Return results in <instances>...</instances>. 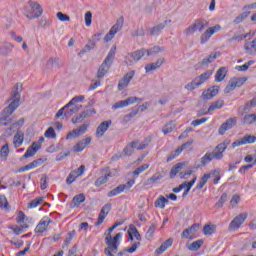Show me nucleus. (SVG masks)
Segmentation results:
<instances>
[{"instance_id":"15","label":"nucleus","mask_w":256,"mask_h":256,"mask_svg":"<svg viewBox=\"0 0 256 256\" xmlns=\"http://www.w3.org/2000/svg\"><path fill=\"white\" fill-rule=\"evenodd\" d=\"M93 141V138L91 137H86L80 141H78L74 146H73V151L74 153H81L82 151H85L86 147L88 145H91V142Z\"/></svg>"},{"instance_id":"63","label":"nucleus","mask_w":256,"mask_h":256,"mask_svg":"<svg viewBox=\"0 0 256 256\" xmlns=\"http://www.w3.org/2000/svg\"><path fill=\"white\" fill-rule=\"evenodd\" d=\"M37 152L32 149V147H28V149L26 150L25 154L22 156L23 159H28V157H34V155L36 154Z\"/></svg>"},{"instance_id":"34","label":"nucleus","mask_w":256,"mask_h":256,"mask_svg":"<svg viewBox=\"0 0 256 256\" xmlns=\"http://www.w3.org/2000/svg\"><path fill=\"white\" fill-rule=\"evenodd\" d=\"M123 25H125V19L120 17L116 20V23L111 27L116 33H119L123 29Z\"/></svg>"},{"instance_id":"25","label":"nucleus","mask_w":256,"mask_h":256,"mask_svg":"<svg viewBox=\"0 0 256 256\" xmlns=\"http://www.w3.org/2000/svg\"><path fill=\"white\" fill-rule=\"evenodd\" d=\"M227 71H228L227 67L219 68L215 74V81L217 83H221V81H223L225 77H227Z\"/></svg>"},{"instance_id":"38","label":"nucleus","mask_w":256,"mask_h":256,"mask_svg":"<svg viewBox=\"0 0 256 256\" xmlns=\"http://www.w3.org/2000/svg\"><path fill=\"white\" fill-rule=\"evenodd\" d=\"M211 37H213V32H210L208 30V28L205 30V32L201 35L200 37V43L201 45H205V43H207V41H209V39H211Z\"/></svg>"},{"instance_id":"50","label":"nucleus","mask_w":256,"mask_h":256,"mask_svg":"<svg viewBox=\"0 0 256 256\" xmlns=\"http://www.w3.org/2000/svg\"><path fill=\"white\" fill-rule=\"evenodd\" d=\"M203 233L204 235H213L215 233V225H205L203 227Z\"/></svg>"},{"instance_id":"59","label":"nucleus","mask_w":256,"mask_h":256,"mask_svg":"<svg viewBox=\"0 0 256 256\" xmlns=\"http://www.w3.org/2000/svg\"><path fill=\"white\" fill-rule=\"evenodd\" d=\"M247 17H249V12H243L234 19V23H236V24L241 23V22L245 21V19H247Z\"/></svg>"},{"instance_id":"4","label":"nucleus","mask_w":256,"mask_h":256,"mask_svg":"<svg viewBox=\"0 0 256 256\" xmlns=\"http://www.w3.org/2000/svg\"><path fill=\"white\" fill-rule=\"evenodd\" d=\"M29 8L26 9L25 15L27 19H37L43 15V8L37 2H28Z\"/></svg>"},{"instance_id":"27","label":"nucleus","mask_w":256,"mask_h":256,"mask_svg":"<svg viewBox=\"0 0 256 256\" xmlns=\"http://www.w3.org/2000/svg\"><path fill=\"white\" fill-rule=\"evenodd\" d=\"M183 167H185V162H180L174 165L170 170V179H175L177 173H180Z\"/></svg>"},{"instance_id":"52","label":"nucleus","mask_w":256,"mask_h":256,"mask_svg":"<svg viewBox=\"0 0 256 256\" xmlns=\"http://www.w3.org/2000/svg\"><path fill=\"white\" fill-rule=\"evenodd\" d=\"M157 229V226L155 224H151L148 228V231L146 232V239H153V235L155 234V230Z\"/></svg>"},{"instance_id":"28","label":"nucleus","mask_w":256,"mask_h":256,"mask_svg":"<svg viewBox=\"0 0 256 256\" xmlns=\"http://www.w3.org/2000/svg\"><path fill=\"white\" fill-rule=\"evenodd\" d=\"M171 245H173V238H169L164 243H162L161 246L156 249V253L158 255L165 253V251H167V249H169V247H171Z\"/></svg>"},{"instance_id":"55","label":"nucleus","mask_w":256,"mask_h":256,"mask_svg":"<svg viewBox=\"0 0 256 256\" xmlns=\"http://www.w3.org/2000/svg\"><path fill=\"white\" fill-rule=\"evenodd\" d=\"M141 247V242H135L131 247L124 249L125 253H135Z\"/></svg>"},{"instance_id":"6","label":"nucleus","mask_w":256,"mask_h":256,"mask_svg":"<svg viewBox=\"0 0 256 256\" xmlns=\"http://www.w3.org/2000/svg\"><path fill=\"white\" fill-rule=\"evenodd\" d=\"M145 55H147V49L142 48L135 52L129 53L125 58V62L127 63V65H135V63L141 61V59H143Z\"/></svg>"},{"instance_id":"57","label":"nucleus","mask_w":256,"mask_h":256,"mask_svg":"<svg viewBox=\"0 0 256 256\" xmlns=\"http://www.w3.org/2000/svg\"><path fill=\"white\" fill-rule=\"evenodd\" d=\"M160 51H163V49L161 47L155 46L150 50H146V55L147 57H151V55H157V53H160Z\"/></svg>"},{"instance_id":"10","label":"nucleus","mask_w":256,"mask_h":256,"mask_svg":"<svg viewBox=\"0 0 256 256\" xmlns=\"http://www.w3.org/2000/svg\"><path fill=\"white\" fill-rule=\"evenodd\" d=\"M137 101H143V99L139 97H128L126 100H121L114 103L112 109L114 111L117 109H123V107H129V105H133V103H137Z\"/></svg>"},{"instance_id":"18","label":"nucleus","mask_w":256,"mask_h":256,"mask_svg":"<svg viewBox=\"0 0 256 256\" xmlns=\"http://www.w3.org/2000/svg\"><path fill=\"white\" fill-rule=\"evenodd\" d=\"M218 93L219 86H212L202 93V99H204V101H209V99H213Z\"/></svg>"},{"instance_id":"23","label":"nucleus","mask_w":256,"mask_h":256,"mask_svg":"<svg viewBox=\"0 0 256 256\" xmlns=\"http://www.w3.org/2000/svg\"><path fill=\"white\" fill-rule=\"evenodd\" d=\"M217 57H221V52H215V53L210 54L209 56H207L200 62V65L202 67H206L210 63H213V61H215V59H217Z\"/></svg>"},{"instance_id":"43","label":"nucleus","mask_w":256,"mask_h":256,"mask_svg":"<svg viewBox=\"0 0 256 256\" xmlns=\"http://www.w3.org/2000/svg\"><path fill=\"white\" fill-rule=\"evenodd\" d=\"M44 137H46V139H55L57 137V133L55 132V129L53 127H49L45 131Z\"/></svg>"},{"instance_id":"54","label":"nucleus","mask_w":256,"mask_h":256,"mask_svg":"<svg viewBox=\"0 0 256 256\" xmlns=\"http://www.w3.org/2000/svg\"><path fill=\"white\" fill-rule=\"evenodd\" d=\"M197 87H200V86L195 78L193 81L186 84L184 88L187 89V91H193L194 89H197Z\"/></svg>"},{"instance_id":"7","label":"nucleus","mask_w":256,"mask_h":256,"mask_svg":"<svg viewBox=\"0 0 256 256\" xmlns=\"http://www.w3.org/2000/svg\"><path fill=\"white\" fill-rule=\"evenodd\" d=\"M231 144V140H224L222 143L218 144L214 151L211 152L212 159H216V161H221L223 159L225 151L227 150V147Z\"/></svg>"},{"instance_id":"21","label":"nucleus","mask_w":256,"mask_h":256,"mask_svg":"<svg viewBox=\"0 0 256 256\" xmlns=\"http://www.w3.org/2000/svg\"><path fill=\"white\" fill-rule=\"evenodd\" d=\"M197 229H199V224H193L191 227L183 230L181 237H184L185 239H193V235L197 233Z\"/></svg>"},{"instance_id":"42","label":"nucleus","mask_w":256,"mask_h":256,"mask_svg":"<svg viewBox=\"0 0 256 256\" xmlns=\"http://www.w3.org/2000/svg\"><path fill=\"white\" fill-rule=\"evenodd\" d=\"M213 161V156L211 155V152L206 153L200 160V163L202 167H205L207 163H211Z\"/></svg>"},{"instance_id":"32","label":"nucleus","mask_w":256,"mask_h":256,"mask_svg":"<svg viewBox=\"0 0 256 256\" xmlns=\"http://www.w3.org/2000/svg\"><path fill=\"white\" fill-rule=\"evenodd\" d=\"M15 46L9 42L4 43L0 46V55H9Z\"/></svg>"},{"instance_id":"5","label":"nucleus","mask_w":256,"mask_h":256,"mask_svg":"<svg viewBox=\"0 0 256 256\" xmlns=\"http://www.w3.org/2000/svg\"><path fill=\"white\" fill-rule=\"evenodd\" d=\"M205 27H209V22H207V20L205 19H197L194 21V23H192L188 28L184 30V35H193L196 31H199V33H201V31H203Z\"/></svg>"},{"instance_id":"31","label":"nucleus","mask_w":256,"mask_h":256,"mask_svg":"<svg viewBox=\"0 0 256 256\" xmlns=\"http://www.w3.org/2000/svg\"><path fill=\"white\" fill-rule=\"evenodd\" d=\"M161 179H163V174H161L160 172H156L153 176H151L144 182V185L146 187L149 185H153V183H157V181H161Z\"/></svg>"},{"instance_id":"11","label":"nucleus","mask_w":256,"mask_h":256,"mask_svg":"<svg viewBox=\"0 0 256 256\" xmlns=\"http://www.w3.org/2000/svg\"><path fill=\"white\" fill-rule=\"evenodd\" d=\"M245 219H247V213H241L236 216L229 224V231H237L242 223H245Z\"/></svg>"},{"instance_id":"8","label":"nucleus","mask_w":256,"mask_h":256,"mask_svg":"<svg viewBox=\"0 0 256 256\" xmlns=\"http://www.w3.org/2000/svg\"><path fill=\"white\" fill-rule=\"evenodd\" d=\"M247 82V77H241V78H233L229 81L227 86L224 89V93H231V91H235L237 87H242V85H245Z\"/></svg>"},{"instance_id":"24","label":"nucleus","mask_w":256,"mask_h":256,"mask_svg":"<svg viewBox=\"0 0 256 256\" xmlns=\"http://www.w3.org/2000/svg\"><path fill=\"white\" fill-rule=\"evenodd\" d=\"M163 63H165V59L160 58L158 59L156 62L151 63V64H147L145 66V71L146 73H149V71H155L156 69H159V67H161L163 65Z\"/></svg>"},{"instance_id":"33","label":"nucleus","mask_w":256,"mask_h":256,"mask_svg":"<svg viewBox=\"0 0 256 256\" xmlns=\"http://www.w3.org/2000/svg\"><path fill=\"white\" fill-rule=\"evenodd\" d=\"M128 235H131L136 239V241H141V234L135 225L131 224L128 229Z\"/></svg>"},{"instance_id":"37","label":"nucleus","mask_w":256,"mask_h":256,"mask_svg":"<svg viewBox=\"0 0 256 256\" xmlns=\"http://www.w3.org/2000/svg\"><path fill=\"white\" fill-rule=\"evenodd\" d=\"M139 141H133L124 148V154L129 156L133 155V150L137 147Z\"/></svg>"},{"instance_id":"64","label":"nucleus","mask_w":256,"mask_h":256,"mask_svg":"<svg viewBox=\"0 0 256 256\" xmlns=\"http://www.w3.org/2000/svg\"><path fill=\"white\" fill-rule=\"evenodd\" d=\"M226 202H227V193H223L220 199L218 200V202L216 203V207H223V205H225Z\"/></svg>"},{"instance_id":"16","label":"nucleus","mask_w":256,"mask_h":256,"mask_svg":"<svg viewBox=\"0 0 256 256\" xmlns=\"http://www.w3.org/2000/svg\"><path fill=\"white\" fill-rule=\"evenodd\" d=\"M235 125H237V118H229L220 126L218 132L220 135H225V132L229 131V129H233Z\"/></svg>"},{"instance_id":"39","label":"nucleus","mask_w":256,"mask_h":256,"mask_svg":"<svg viewBox=\"0 0 256 256\" xmlns=\"http://www.w3.org/2000/svg\"><path fill=\"white\" fill-rule=\"evenodd\" d=\"M244 48L247 53H254L256 51V39L252 40L251 42H247L244 45Z\"/></svg>"},{"instance_id":"19","label":"nucleus","mask_w":256,"mask_h":256,"mask_svg":"<svg viewBox=\"0 0 256 256\" xmlns=\"http://www.w3.org/2000/svg\"><path fill=\"white\" fill-rule=\"evenodd\" d=\"M111 127V120L102 122L96 129V137L101 138L107 133V130Z\"/></svg>"},{"instance_id":"47","label":"nucleus","mask_w":256,"mask_h":256,"mask_svg":"<svg viewBox=\"0 0 256 256\" xmlns=\"http://www.w3.org/2000/svg\"><path fill=\"white\" fill-rule=\"evenodd\" d=\"M164 29H165V24H163V23L158 24L157 26H154L151 29L150 34L151 35H159L161 33V31H163Z\"/></svg>"},{"instance_id":"49","label":"nucleus","mask_w":256,"mask_h":256,"mask_svg":"<svg viewBox=\"0 0 256 256\" xmlns=\"http://www.w3.org/2000/svg\"><path fill=\"white\" fill-rule=\"evenodd\" d=\"M256 121V115L255 114H248L245 115L243 118V123L246 125H251V123H255Z\"/></svg>"},{"instance_id":"29","label":"nucleus","mask_w":256,"mask_h":256,"mask_svg":"<svg viewBox=\"0 0 256 256\" xmlns=\"http://www.w3.org/2000/svg\"><path fill=\"white\" fill-rule=\"evenodd\" d=\"M225 105V101L224 100H217L215 102H213L209 108L208 111L204 112V115H207L208 113H211L212 111H215L217 109H221L223 108V106Z\"/></svg>"},{"instance_id":"58","label":"nucleus","mask_w":256,"mask_h":256,"mask_svg":"<svg viewBox=\"0 0 256 256\" xmlns=\"http://www.w3.org/2000/svg\"><path fill=\"white\" fill-rule=\"evenodd\" d=\"M115 35H117V32L113 30V28H110L109 32L105 35L104 37V41L106 43H109V41H111Z\"/></svg>"},{"instance_id":"44","label":"nucleus","mask_w":256,"mask_h":256,"mask_svg":"<svg viewBox=\"0 0 256 256\" xmlns=\"http://www.w3.org/2000/svg\"><path fill=\"white\" fill-rule=\"evenodd\" d=\"M79 109H81V105H74L71 108H69L68 110H65L64 115L66 117H71V115H73L74 113H77V111H79Z\"/></svg>"},{"instance_id":"46","label":"nucleus","mask_w":256,"mask_h":256,"mask_svg":"<svg viewBox=\"0 0 256 256\" xmlns=\"http://www.w3.org/2000/svg\"><path fill=\"white\" fill-rule=\"evenodd\" d=\"M73 203L77 207H79V205H81V203H85V194H78V195L74 196Z\"/></svg>"},{"instance_id":"13","label":"nucleus","mask_w":256,"mask_h":256,"mask_svg":"<svg viewBox=\"0 0 256 256\" xmlns=\"http://www.w3.org/2000/svg\"><path fill=\"white\" fill-rule=\"evenodd\" d=\"M51 223H53V220H51L48 216H44L35 227V233H45Z\"/></svg>"},{"instance_id":"41","label":"nucleus","mask_w":256,"mask_h":256,"mask_svg":"<svg viewBox=\"0 0 256 256\" xmlns=\"http://www.w3.org/2000/svg\"><path fill=\"white\" fill-rule=\"evenodd\" d=\"M147 169H149V164H143V165L139 166L138 168H136L132 172V175H134V177H139V175H141V173H143V171H147Z\"/></svg>"},{"instance_id":"17","label":"nucleus","mask_w":256,"mask_h":256,"mask_svg":"<svg viewBox=\"0 0 256 256\" xmlns=\"http://www.w3.org/2000/svg\"><path fill=\"white\" fill-rule=\"evenodd\" d=\"M97 113L95 111V108H89L84 110L81 114H79L77 117L72 118V123L75 125L77 123H81L83 119H87L88 117H92V115H95Z\"/></svg>"},{"instance_id":"3","label":"nucleus","mask_w":256,"mask_h":256,"mask_svg":"<svg viewBox=\"0 0 256 256\" xmlns=\"http://www.w3.org/2000/svg\"><path fill=\"white\" fill-rule=\"evenodd\" d=\"M115 49L116 48H111L110 51L108 52V55L106 56L105 60L99 67L96 77L98 79H103L105 75H107V72L109 71L111 65L113 64V60L115 59Z\"/></svg>"},{"instance_id":"14","label":"nucleus","mask_w":256,"mask_h":256,"mask_svg":"<svg viewBox=\"0 0 256 256\" xmlns=\"http://www.w3.org/2000/svg\"><path fill=\"white\" fill-rule=\"evenodd\" d=\"M135 77V70H132L125 74L122 79H120L118 83V89L119 91H123L126 87L129 86V83H131V80Z\"/></svg>"},{"instance_id":"60","label":"nucleus","mask_w":256,"mask_h":256,"mask_svg":"<svg viewBox=\"0 0 256 256\" xmlns=\"http://www.w3.org/2000/svg\"><path fill=\"white\" fill-rule=\"evenodd\" d=\"M83 101H85V96L83 95H79V96H75L69 103V107H71V105H75V103H83Z\"/></svg>"},{"instance_id":"40","label":"nucleus","mask_w":256,"mask_h":256,"mask_svg":"<svg viewBox=\"0 0 256 256\" xmlns=\"http://www.w3.org/2000/svg\"><path fill=\"white\" fill-rule=\"evenodd\" d=\"M44 199H45L44 197H38V198L32 200L28 204V209H35V207H39V205H41V203H43Z\"/></svg>"},{"instance_id":"62","label":"nucleus","mask_w":256,"mask_h":256,"mask_svg":"<svg viewBox=\"0 0 256 256\" xmlns=\"http://www.w3.org/2000/svg\"><path fill=\"white\" fill-rule=\"evenodd\" d=\"M253 63H255V61H248L242 66H236L235 69L236 71H247V69H249V66L253 65Z\"/></svg>"},{"instance_id":"30","label":"nucleus","mask_w":256,"mask_h":256,"mask_svg":"<svg viewBox=\"0 0 256 256\" xmlns=\"http://www.w3.org/2000/svg\"><path fill=\"white\" fill-rule=\"evenodd\" d=\"M211 75H213V71L208 70L204 73H202L201 75H199L198 77H196V81L198 83V85L201 87V85H203V83H205V81H207Z\"/></svg>"},{"instance_id":"2","label":"nucleus","mask_w":256,"mask_h":256,"mask_svg":"<svg viewBox=\"0 0 256 256\" xmlns=\"http://www.w3.org/2000/svg\"><path fill=\"white\" fill-rule=\"evenodd\" d=\"M123 237L122 233H117L114 237L111 234H107L104 242L107 244V248L104 250L106 256H115L113 253H117L119 249V239Z\"/></svg>"},{"instance_id":"56","label":"nucleus","mask_w":256,"mask_h":256,"mask_svg":"<svg viewBox=\"0 0 256 256\" xmlns=\"http://www.w3.org/2000/svg\"><path fill=\"white\" fill-rule=\"evenodd\" d=\"M79 177L76 172H73V170L69 173L68 177L66 178L67 185H71L74 183L75 179Z\"/></svg>"},{"instance_id":"12","label":"nucleus","mask_w":256,"mask_h":256,"mask_svg":"<svg viewBox=\"0 0 256 256\" xmlns=\"http://www.w3.org/2000/svg\"><path fill=\"white\" fill-rule=\"evenodd\" d=\"M255 141H256L255 136L246 134L242 138L232 143V149H235V147H241V145H251V143H255Z\"/></svg>"},{"instance_id":"53","label":"nucleus","mask_w":256,"mask_h":256,"mask_svg":"<svg viewBox=\"0 0 256 256\" xmlns=\"http://www.w3.org/2000/svg\"><path fill=\"white\" fill-rule=\"evenodd\" d=\"M8 156H9V143H6L5 145L2 146L0 150V157L7 159Z\"/></svg>"},{"instance_id":"22","label":"nucleus","mask_w":256,"mask_h":256,"mask_svg":"<svg viewBox=\"0 0 256 256\" xmlns=\"http://www.w3.org/2000/svg\"><path fill=\"white\" fill-rule=\"evenodd\" d=\"M25 140V134L21 131H17L13 138V145L15 149L21 147L23 145V141Z\"/></svg>"},{"instance_id":"51","label":"nucleus","mask_w":256,"mask_h":256,"mask_svg":"<svg viewBox=\"0 0 256 256\" xmlns=\"http://www.w3.org/2000/svg\"><path fill=\"white\" fill-rule=\"evenodd\" d=\"M0 207L1 209H5L6 211L9 210V202L3 194H0Z\"/></svg>"},{"instance_id":"26","label":"nucleus","mask_w":256,"mask_h":256,"mask_svg":"<svg viewBox=\"0 0 256 256\" xmlns=\"http://www.w3.org/2000/svg\"><path fill=\"white\" fill-rule=\"evenodd\" d=\"M43 163V159H37L34 160L33 162L27 164L26 166L20 168V172L22 171H31V169H36V167H39L40 165H42Z\"/></svg>"},{"instance_id":"61","label":"nucleus","mask_w":256,"mask_h":256,"mask_svg":"<svg viewBox=\"0 0 256 256\" xmlns=\"http://www.w3.org/2000/svg\"><path fill=\"white\" fill-rule=\"evenodd\" d=\"M84 19H85L86 27H91V23L93 19V14L91 13V11H88L85 13Z\"/></svg>"},{"instance_id":"9","label":"nucleus","mask_w":256,"mask_h":256,"mask_svg":"<svg viewBox=\"0 0 256 256\" xmlns=\"http://www.w3.org/2000/svg\"><path fill=\"white\" fill-rule=\"evenodd\" d=\"M134 185H135L134 179L129 180L126 184H120L116 188L108 192V197H115L123 193V191H129V189H131V187H133Z\"/></svg>"},{"instance_id":"1","label":"nucleus","mask_w":256,"mask_h":256,"mask_svg":"<svg viewBox=\"0 0 256 256\" xmlns=\"http://www.w3.org/2000/svg\"><path fill=\"white\" fill-rule=\"evenodd\" d=\"M21 101V84H16L11 92V97L8 100L9 105L2 112V117L0 118V127H7L9 122L7 118L13 115V112L19 107Z\"/></svg>"},{"instance_id":"35","label":"nucleus","mask_w":256,"mask_h":256,"mask_svg":"<svg viewBox=\"0 0 256 256\" xmlns=\"http://www.w3.org/2000/svg\"><path fill=\"white\" fill-rule=\"evenodd\" d=\"M165 203H169V200L164 196H159L154 202V205L158 209H165Z\"/></svg>"},{"instance_id":"36","label":"nucleus","mask_w":256,"mask_h":256,"mask_svg":"<svg viewBox=\"0 0 256 256\" xmlns=\"http://www.w3.org/2000/svg\"><path fill=\"white\" fill-rule=\"evenodd\" d=\"M109 177H111V172L105 174L104 176L99 177L95 181L94 185L96 187H101V185H105V183H107L109 181Z\"/></svg>"},{"instance_id":"48","label":"nucleus","mask_w":256,"mask_h":256,"mask_svg":"<svg viewBox=\"0 0 256 256\" xmlns=\"http://www.w3.org/2000/svg\"><path fill=\"white\" fill-rule=\"evenodd\" d=\"M201 245H203V240H196L192 242V245L188 247L190 251H199L201 249Z\"/></svg>"},{"instance_id":"20","label":"nucleus","mask_w":256,"mask_h":256,"mask_svg":"<svg viewBox=\"0 0 256 256\" xmlns=\"http://www.w3.org/2000/svg\"><path fill=\"white\" fill-rule=\"evenodd\" d=\"M110 211H111V204H106L102 207V209L99 213V216H98V220L96 222L97 226L101 225L105 221V217H107V215H109Z\"/></svg>"},{"instance_id":"45","label":"nucleus","mask_w":256,"mask_h":256,"mask_svg":"<svg viewBox=\"0 0 256 256\" xmlns=\"http://www.w3.org/2000/svg\"><path fill=\"white\" fill-rule=\"evenodd\" d=\"M173 129H175V123L169 122L162 128V133L168 135V133H172Z\"/></svg>"}]
</instances>
